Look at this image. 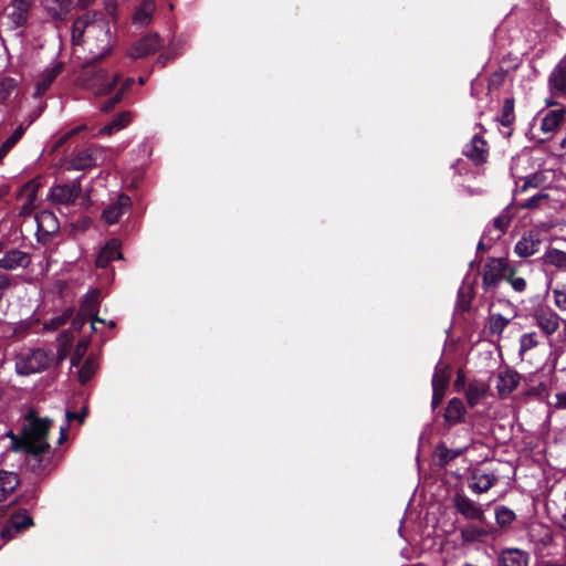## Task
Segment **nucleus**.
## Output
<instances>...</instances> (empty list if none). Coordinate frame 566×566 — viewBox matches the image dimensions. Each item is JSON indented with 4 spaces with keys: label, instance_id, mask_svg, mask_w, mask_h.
Wrapping results in <instances>:
<instances>
[{
    "label": "nucleus",
    "instance_id": "1",
    "mask_svg": "<svg viewBox=\"0 0 566 566\" xmlns=\"http://www.w3.org/2000/svg\"><path fill=\"white\" fill-rule=\"evenodd\" d=\"M23 428V447L28 454V463L33 471H45L51 463L50 444L46 441L52 420L38 418L29 413Z\"/></svg>",
    "mask_w": 566,
    "mask_h": 566
},
{
    "label": "nucleus",
    "instance_id": "2",
    "mask_svg": "<svg viewBox=\"0 0 566 566\" xmlns=\"http://www.w3.org/2000/svg\"><path fill=\"white\" fill-rule=\"evenodd\" d=\"M109 51L111 44L108 49H101V52L87 63V67L82 75L84 84L98 95L109 94L122 78L119 73L109 75L106 70L97 65Z\"/></svg>",
    "mask_w": 566,
    "mask_h": 566
},
{
    "label": "nucleus",
    "instance_id": "3",
    "mask_svg": "<svg viewBox=\"0 0 566 566\" xmlns=\"http://www.w3.org/2000/svg\"><path fill=\"white\" fill-rule=\"evenodd\" d=\"M101 31L103 33L102 45L99 49H108L111 44V28L108 21L101 12H86L78 17L72 25V42L80 45L85 33Z\"/></svg>",
    "mask_w": 566,
    "mask_h": 566
},
{
    "label": "nucleus",
    "instance_id": "4",
    "mask_svg": "<svg viewBox=\"0 0 566 566\" xmlns=\"http://www.w3.org/2000/svg\"><path fill=\"white\" fill-rule=\"evenodd\" d=\"M14 369L18 375L29 376L49 368L52 358L42 348L22 347L14 354Z\"/></svg>",
    "mask_w": 566,
    "mask_h": 566
},
{
    "label": "nucleus",
    "instance_id": "5",
    "mask_svg": "<svg viewBox=\"0 0 566 566\" xmlns=\"http://www.w3.org/2000/svg\"><path fill=\"white\" fill-rule=\"evenodd\" d=\"M33 525L32 516L27 510L15 511L6 525L1 528L0 535L4 542L13 539L18 534L24 532Z\"/></svg>",
    "mask_w": 566,
    "mask_h": 566
},
{
    "label": "nucleus",
    "instance_id": "6",
    "mask_svg": "<svg viewBox=\"0 0 566 566\" xmlns=\"http://www.w3.org/2000/svg\"><path fill=\"white\" fill-rule=\"evenodd\" d=\"M82 191L80 179L73 180L71 184L55 185L50 189V199L54 205L73 203Z\"/></svg>",
    "mask_w": 566,
    "mask_h": 566
},
{
    "label": "nucleus",
    "instance_id": "7",
    "mask_svg": "<svg viewBox=\"0 0 566 566\" xmlns=\"http://www.w3.org/2000/svg\"><path fill=\"white\" fill-rule=\"evenodd\" d=\"M511 268L507 261L502 258L491 259L484 266L483 284L486 289L495 286L502 279H506Z\"/></svg>",
    "mask_w": 566,
    "mask_h": 566
},
{
    "label": "nucleus",
    "instance_id": "8",
    "mask_svg": "<svg viewBox=\"0 0 566 566\" xmlns=\"http://www.w3.org/2000/svg\"><path fill=\"white\" fill-rule=\"evenodd\" d=\"M536 325L546 335H553L560 325L559 315L549 307L539 306L534 311Z\"/></svg>",
    "mask_w": 566,
    "mask_h": 566
},
{
    "label": "nucleus",
    "instance_id": "9",
    "mask_svg": "<svg viewBox=\"0 0 566 566\" xmlns=\"http://www.w3.org/2000/svg\"><path fill=\"white\" fill-rule=\"evenodd\" d=\"M132 208V199L125 195H118L117 199L114 202H111L102 213V219L107 224H115L119 221L122 216L126 213Z\"/></svg>",
    "mask_w": 566,
    "mask_h": 566
},
{
    "label": "nucleus",
    "instance_id": "10",
    "mask_svg": "<svg viewBox=\"0 0 566 566\" xmlns=\"http://www.w3.org/2000/svg\"><path fill=\"white\" fill-rule=\"evenodd\" d=\"M31 263V256L29 253L19 249H3V253L0 255V269L12 271L19 268L27 269Z\"/></svg>",
    "mask_w": 566,
    "mask_h": 566
},
{
    "label": "nucleus",
    "instance_id": "11",
    "mask_svg": "<svg viewBox=\"0 0 566 566\" xmlns=\"http://www.w3.org/2000/svg\"><path fill=\"white\" fill-rule=\"evenodd\" d=\"M101 147L92 145L85 149L77 151L69 163V169L84 170L94 167L97 163Z\"/></svg>",
    "mask_w": 566,
    "mask_h": 566
},
{
    "label": "nucleus",
    "instance_id": "12",
    "mask_svg": "<svg viewBox=\"0 0 566 566\" xmlns=\"http://www.w3.org/2000/svg\"><path fill=\"white\" fill-rule=\"evenodd\" d=\"M163 45V40L156 33L145 35L130 49L129 55L133 59H142L155 53Z\"/></svg>",
    "mask_w": 566,
    "mask_h": 566
},
{
    "label": "nucleus",
    "instance_id": "13",
    "mask_svg": "<svg viewBox=\"0 0 566 566\" xmlns=\"http://www.w3.org/2000/svg\"><path fill=\"white\" fill-rule=\"evenodd\" d=\"M542 239L538 230H531L525 233L515 244L514 251L521 258H528L535 254L541 245Z\"/></svg>",
    "mask_w": 566,
    "mask_h": 566
},
{
    "label": "nucleus",
    "instance_id": "14",
    "mask_svg": "<svg viewBox=\"0 0 566 566\" xmlns=\"http://www.w3.org/2000/svg\"><path fill=\"white\" fill-rule=\"evenodd\" d=\"M454 507L467 520L483 521L484 511L474 501L465 495L457 494L453 500Z\"/></svg>",
    "mask_w": 566,
    "mask_h": 566
},
{
    "label": "nucleus",
    "instance_id": "15",
    "mask_svg": "<svg viewBox=\"0 0 566 566\" xmlns=\"http://www.w3.org/2000/svg\"><path fill=\"white\" fill-rule=\"evenodd\" d=\"M99 295H101V293L98 290H93V291L88 292L85 295L84 300L82 301L80 310H78L80 315L90 317V319L92 321L93 329H95L94 324L96 322L105 324V321L97 316L98 305H99Z\"/></svg>",
    "mask_w": 566,
    "mask_h": 566
},
{
    "label": "nucleus",
    "instance_id": "16",
    "mask_svg": "<svg viewBox=\"0 0 566 566\" xmlns=\"http://www.w3.org/2000/svg\"><path fill=\"white\" fill-rule=\"evenodd\" d=\"M11 12L8 18L14 29L24 27L29 19V12L32 8L31 0H12L10 3Z\"/></svg>",
    "mask_w": 566,
    "mask_h": 566
},
{
    "label": "nucleus",
    "instance_id": "17",
    "mask_svg": "<svg viewBox=\"0 0 566 566\" xmlns=\"http://www.w3.org/2000/svg\"><path fill=\"white\" fill-rule=\"evenodd\" d=\"M464 155L470 158L475 165H481L486 161L488 146L486 142L479 134L474 135L471 142L463 150Z\"/></svg>",
    "mask_w": 566,
    "mask_h": 566
},
{
    "label": "nucleus",
    "instance_id": "18",
    "mask_svg": "<svg viewBox=\"0 0 566 566\" xmlns=\"http://www.w3.org/2000/svg\"><path fill=\"white\" fill-rule=\"evenodd\" d=\"M72 0H41L45 12L55 21H64L71 12Z\"/></svg>",
    "mask_w": 566,
    "mask_h": 566
},
{
    "label": "nucleus",
    "instance_id": "19",
    "mask_svg": "<svg viewBox=\"0 0 566 566\" xmlns=\"http://www.w3.org/2000/svg\"><path fill=\"white\" fill-rule=\"evenodd\" d=\"M63 70L64 63L61 61L55 62L52 66L45 69L36 82L35 95L42 96L50 88L55 78L63 72Z\"/></svg>",
    "mask_w": 566,
    "mask_h": 566
},
{
    "label": "nucleus",
    "instance_id": "20",
    "mask_svg": "<svg viewBox=\"0 0 566 566\" xmlns=\"http://www.w3.org/2000/svg\"><path fill=\"white\" fill-rule=\"evenodd\" d=\"M120 243L113 239L108 241L98 252L95 264L97 268H106L112 261L120 260Z\"/></svg>",
    "mask_w": 566,
    "mask_h": 566
},
{
    "label": "nucleus",
    "instance_id": "21",
    "mask_svg": "<svg viewBox=\"0 0 566 566\" xmlns=\"http://www.w3.org/2000/svg\"><path fill=\"white\" fill-rule=\"evenodd\" d=\"M528 553L518 548H505L499 555L500 566H528Z\"/></svg>",
    "mask_w": 566,
    "mask_h": 566
},
{
    "label": "nucleus",
    "instance_id": "22",
    "mask_svg": "<svg viewBox=\"0 0 566 566\" xmlns=\"http://www.w3.org/2000/svg\"><path fill=\"white\" fill-rule=\"evenodd\" d=\"M518 382V374L514 370L506 369L497 374L495 387L500 396H507L517 387Z\"/></svg>",
    "mask_w": 566,
    "mask_h": 566
},
{
    "label": "nucleus",
    "instance_id": "23",
    "mask_svg": "<svg viewBox=\"0 0 566 566\" xmlns=\"http://www.w3.org/2000/svg\"><path fill=\"white\" fill-rule=\"evenodd\" d=\"M548 84L553 93L566 95V60H562L552 71Z\"/></svg>",
    "mask_w": 566,
    "mask_h": 566
},
{
    "label": "nucleus",
    "instance_id": "24",
    "mask_svg": "<svg viewBox=\"0 0 566 566\" xmlns=\"http://www.w3.org/2000/svg\"><path fill=\"white\" fill-rule=\"evenodd\" d=\"M497 481L495 474L476 470L471 476L470 488L475 493L488 492Z\"/></svg>",
    "mask_w": 566,
    "mask_h": 566
},
{
    "label": "nucleus",
    "instance_id": "25",
    "mask_svg": "<svg viewBox=\"0 0 566 566\" xmlns=\"http://www.w3.org/2000/svg\"><path fill=\"white\" fill-rule=\"evenodd\" d=\"M38 233L52 235L59 230L56 217L50 211H42L35 217Z\"/></svg>",
    "mask_w": 566,
    "mask_h": 566
},
{
    "label": "nucleus",
    "instance_id": "26",
    "mask_svg": "<svg viewBox=\"0 0 566 566\" xmlns=\"http://www.w3.org/2000/svg\"><path fill=\"white\" fill-rule=\"evenodd\" d=\"M39 186L40 185L35 180H31L22 187L21 195L25 197V201L21 208V214L27 216L33 211Z\"/></svg>",
    "mask_w": 566,
    "mask_h": 566
},
{
    "label": "nucleus",
    "instance_id": "27",
    "mask_svg": "<svg viewBox=\"0 0 566 566\" xmlns=\"http://www.w3.org/2000/svg\"><path fill=\"white\" fill-rule=\"evenodd\" d=\"M132 120V115L129 112H122L114 116V118L104 125L99 130L98 135H112L116 132L122 130L125 128Z\"/></svg>",
    "mask_w": 566,
    "mask_h": 566
},
{
    "label": "nucleus",
    "instance_id": "28",
    "mask_svg": "<svg viewBox=\"0 0 566 566\" xmlns=\"http://www.w3.org/2000/svg\"><path fill=\"white\" fill-rule=\"evenodd\" d=\"M18 474L0 471V502L4 501L19 485Z\"/></svg>",
    "mask_w": 566,
    "mask_h": 566
},
{
    "label": "nucleus",
    "instance_id": "29",
    "mask_svg": "<svg viewBox=\"0 0 566 566\" xmlns=\"http://www.w3.org/2000/svg\"><path fill=\"white\" fill-rule=\"evenodd\" d=\"M464 413L465 408L463 402L458 398H453L448 403L444 418L448 423L455 424L463 420Z\"/></svg>",
    "mask_w": 566,
    "mask_h": 566
},
{
    "label": "nucleus",
    "instance_id": "30",
    "mask_svg": "<svg viewBox=\"0 0 566 566\" xmlns=\"http://www.w3.org/2000/svg\"><path fill=\"white\" fill-rule=\"evenodd\" d=\"M488 387L481 381H472L465 390V397L470 407H475L485 397Z\"/></svg>",
    "mask_w": 566,
    "mask_h": 566
},
{
    "label": "nucleus",
    "instance_id": "31",
    "mask_svg": "<svg viewBox=\"0 0 566 566\" xmlns=\"http://www.w3.org/2000/svg\"><path fill=\"white\" fill-rule=\"evenodd\" d=\"M564 116V109L549 111L542 119L541 129L546 134L553 133L563 123Z\"/></svg>",
    "mask_w": 566,
    "mask_h": 566
},
{
    "label": "nucleus",
    "instance_id": "32",
    "mask_svg": "<svg viewBox=\"0 0 566 566\" xmlns=\"http://www.w3.org/2000/svg\"><path fill=\"white\" fill-rule=\"evenodd\" d=\"M155 9L156 4L154 0L143 1L134 13V22L142 25L148 24L151 20Z\"/></svg>",
    "mask_w": 566,
    "mask_h": 566
},
{
    "label": "nucleus",
    "instance_id": "33",
    "mask_svg": "<svg viewBox=\"0 0 566 566\" xmlns=\"http://www.w3.org/2000/svg\"><path fill=\"white\" fill-rule=\"evenodd\" d=\"M450 378V370L448 366H444L441 361L436 366V370L432 377V389H439L446 391Z\"/></svg>",
    "mask_w": 566,
    "mask_h": 566
},
{
    "label": "nucleus",
    "instance_id": "34",
    "mask_svg": "<svg viewBox=\"0 0 566 566\" xmlns=\"http://www.w3.org/2000/svg\"><path fill=\"white\" fill-rule=\"evenodd\" d=\"M489 532L475 525H468L461 530V538L463 543L483 542Z\"/></svg>",
    "mask_w": 566,
    "mask_h": 566
},
{
    "label": "nucleus",
    "instance_id": "35",
    "mask_svg": "<svg viewBox=\"0 0 566 566\" xmlns=\"http://www.w3.org/2000/svg\"><path fill=\"white\" fill-rule=\"evenodd\" d=\"M98 368V364L96 361L95 356L90 355L83 365L81 366L78 370V381L82 385H85L87 381H90L93 376L95 375L96 370Z\"/></svg>",
    "mask_w": 566,
    "mask_h": 566
},
{
    "label": "nucleus",
    "instance_id": "36",
    "mask_svg": "<svg viewBox=\"0 0 566 566\" xmlns=\"http://www.w3.org/2000/svg\"><path fill=\"white\" fill-rule=\"evenodd\" d=\"M543 261L545 264L564 270L566 269V252L558 249H548L543 256Z\"/></svg>",
    "mask_w": 566,
    "mask_h": 566
},
{
    "label": "nucleus",
    "instance_id": "37",
    "mask_svg": "<svg viewBox=\"0 0 566 566\" xmlns=\"http://www.w3.org/2000/svg\"><path fill=\"white\" fill-rule=\"evenodd\" d=\"M515 518L516 515L511 509L504 505L497 506L495 509V520L501 527L510 526L515 521Z\"/></svg>",
    "mask_w": 566,
    "mask_h": 566
},
{
    "label": "nucleus",
    "instance_id": "38",
    "mask_svg": "<svg viewBox=\"0 0 566 566\" xmlns=\"http://www.w3.org/2000/svg\"><path fill=\"white\" fill-rule=\"evenodd\" d=\"M511 222V217L507 212H502L493 220V229H490V232L494 231V239H500L502 234L505 232L506 228Z\"/></svg>",
    "mask_w": 566,
    "mask_h": 566
},
{
    "label": "nucleus",
    "instance_id": "39",
    "mask_svg": "<svg viewBox=\"0 0 566 566\" xmlns=\"http://www.w3.org/2000/svg\"><path fill=\"white\" fill-rule=\"evenodd\" d=\"M553 302L560 312H566V284H557L552 289Z\"/></svg>",
    "mask_w": 566,
    "mask_h": 566
},
{
    "label": "nucleus",
    "instance_id": "40",
    "mask_svg": "<svg viewBox=\"0 0 566 566\" xmlns=\"http://www.w3.org/2000/svg\"><path fill=\"white\" fill-rule=\"evenodd\" d=\"M87 348H88L87 339H81L77 342V344L75 345L72 358H71L72 366H78L81 364Z\"/></svg>",
    "mask_w": 566,
    "mask_h": 566
},
{
    "label": "nucleus",
    "instance_id": "41",
    "mask_svg": "<svg viewBox=\"0 0 566 566\" xmlns=\"http://www.w3.org/2000/svg\"><path fill=\"white\" fill-rule=\"evenodd\" d=\"M509 319L501 314H494L490 317V332L492 334H501L507 326Z\"/></svg>",
    "mask_w": 566,
    "mask_h": 566
},
{
    "label": "nucleus",
    "instance_id": "42",
    "mask_svg": "<svg viewBox=\"0 0 566 566\" xmlns=\"http://www.w3.org/2000/svg\"><path fill=\"white\" fill-rule=\"evenodd\" d=\"M514 120V108H513V102L510 99H506L503 104L502 108V116H501V123L504 126H510Z\"/></svg>",
    "mask_w": 566,
    "mask_h": 566
},
{
    "label": "nucleus",
    "instance_id": "43",
    "mask_svg": "<svg viewBox=\"0 0 566 566\" xmlns=\"http://www.w3.org/2000/svg\"><path fill=\"white\" fill-rule=\"evenodd\" d=\"M537 345V338L534 333L523 334L520 339L521 353L527 352Z\"/></svg>",
    "mask_w": 566,
    "mask_h": 566
},
{
    "label": "nucleus",
    "instance_id": "44",
    "mask_svg": "<svg viewBox=\"0 0 566 566\" xmlns=\"http://www.w3.org/2000/svg\"><path fill=\"white\" fill-rule=\"evenodd\" d=\"M506 281L516 292H523L526 289V281L523 277L516 276L513 269L510 270Z\"/></svg>",
    "mask_w": 566,
    "mask_h": 566
},
{
    "label": "nucleus",
    "instance_id": "45",
    "mask_svg": "<svg viewBox=\"0 0 566 566\" xmlns=\"http://www.w3.org/2000/svg\"><path fill=\"white\" fill-rule=\"evenodd\" d=\"M547 197L548 196L546 192L538 191L535 195H533L532 197H530L526 201L522 202L521 207L528 208V209L537 208L539 206L541 201L547 199Z\"/></svg>",
    "mask_w": 566,
    "mask_h": 566
},
{
    "label": "nucleus",
    "instance_id": "46",
    "mask_svg": "<svg viewBox=\"0 0 566 566\" xmlns=\"http://www.w3.org/2000/svg\"><path fill=\"white\" fill-rule=\"evenodd\" d=\"M73 314H74V308L73 307H69L61 315L53 317L52 321H51V324L55 328H57L60 326H63L64 324H66L72 318Z\"/></svg>",
    "mask_w": 566,
    "mask_h": 566
},
{
    "label": "nucleus",
    "instance_id": "47",
    "mask_svg": "<svg viewBox=\"0 0 566 566\" xmlns=\"http://www.w3.org/2000/svg\"><path fill=\"white\" fill-rule=\"evenodd\" d=\"M122 93H116L113 97L108 98L101 105V111L104 113H109L114 109V107L122 101Z\"/></svg>",
    "mask_w": 566,
    "mask_h": 566
},
{
    "label": "nucleus",
    "instance_id": "48",
    "mask_svg": "<svg viewBox=\"0 0 566 566\" xmlns=\"http://www.w3.org/2000/svg\"><path fill=\"white\" fill-rule=\"evenodd\" d=\"M11 284V277L7 274L0 273V301L3 298L7 291L10 289Z\"/></svg>",
    "mask_w": 566,
    "mask_h": 566
},
{
    "label": "nucleus",
    "instance_id": "49",
    "mask_svg": "<svg viewBox=\"0 0 566 566\" xmlns=\"http://www.w3.org/2000/svg\"><path fill=\"white\" fill-rule=\"evenodd\" d=\"M87 415V407H83L81 412H74V411H66V419L67 421L72 420H78L81 423L84 421L85 417Z\"/></svg>",
    "mask_w": 566,
    "mask_h": 566
},
{
    "label": "nucleus",
    "instance_id": "50",
    "mask_svg": "<svg viewBox=\"0 0 566 566\" xmlns=\"http://www.w3.org/2000/svg\"><path fill=\"white\" fill-rule=\"evenodd\" d=\"M444 392L446 391H443V390L433 389V394H432V407L433 408H437L441 403V401L444 397Z\"/></svg>",
    "mask_w": 566,
    "mask_h": 566
},
{
    "label": "nucleus",
    "instance_id": "51",
    "mask_svg": "<svg viewBox=\"0 0 566 566\" xmlns=\"http://www.w3.org/2000/svg\"><path fill=\"white\" fill-rule=\"evenodd\" d=\"M174 59H175V54L163 53L158 56L157 63L160 64L161 67H165Z\"/></svg>",
    "mask_w": 566,
    "mask_h": 566
},
{
    "label": "nucleus",
    "instance_id": "52",
    "mask_svg": "<svg viewBox=\"0 0 566 566\" xmlns=\"http://www.w3.org/2000/svg\"><path fill=\"white\" fill-rule=\"evenodd\" d=\"M537 186H538V176L535 175L531 178L525 179L521 190L525 191L530 187L536 188Z\"/></svg>",
    "mask_w": 566,
    "mask_h": 566
},
{
    "label": "nucleus",
    "instance_id": "53",
    "mask_svg": "<svg viewBox=\"0 0 566 566\" xmlns=\"http://www.w3.org/2000/svg\"><path fill=\"white\" fill-rule=\"evenodd\" d=\"M133 84H134V78H132V77H127V78L124 81L123 85L120 86V88H119V91H118L117 93H122V95H123L127 90H129V88H130V86H132Z\"/></svg>",
    "mask_w": 566,
    "mask_h": 566
},
{
    "label": "nucleus",
    "instance_id": "54",
    "mask_svg": "<svg viewBox=\"0 0 566 566\" xmlns=\"http://www.w3.org/2000/svg\"><path fill=\"white\" fill-rule=\"evenodd\" d=\"M87 317H85L84 315H80V312L77 313V316L75 317V319L73 321V326L74 328L78 329L82 327V325L84 324V321L86 319Z\"/></svg>",
    "mask_w": 566,
    "mask_h": 566
},
{
    "label": "nucleus",
    "instance_id": "55",
    "mask_svg": "<svg viewBox=\"0 0 566 566\" xmlns=\"http://www.w3.org/2000/svg\"><path fill=\"white\" fill-rule=\"evenodd\" d=\"M66 430H67V427H61V429H60V438H59L60 444H62L66 439Z\"/></svg>",
    "mask_w": 566,
    "mask_h": 566
},
{
    "label": "nucleus",
    "instance_id": "56",
    "mask_svg": "<svg viewBox=\"0 0 566 566\" xmlns=\"http://www.w3.org/2000/svg\"><path fill=\"white\" fill-rule=\"evenodd\" d=\"M558 405L566 408V392L557 396Z\"/></svg>",
    "mask_w": 566,
    "mask_h": 566
},
{
    "label": "nucleus",
    "instance_id": "57",
    "mask_svg": "<svg viewBox=\"0 0 566 566\" xmlns=\"http://www.w3.org/2000/svg\"><path fill=\"white\" fill-rule=\"evenodd\" d=\"M88 36H95L97 41L102 42L103 33L101 31H95L93 33H88ZM103 43H101L102 45Z\"/></svg>",
    "mask_w": 566,
    "mask_h": 566
},
{
    "label": "nucleus",
    "instance_id": "58",
    "mask_svg": "<svg viewBox=\"0 0 566 566\" xmlns=\"http://www.w3.org/2000/svg\"><path fill=\"white\" fill-rule=\"evenodd\" d=\"M115 9H116V3L109 2V3L106 4V10H107L108 13L112 14L113 11H115Z\"/></svg>",
    "mask_w": 566,
    "mask_h": 566
},
{
    "label": "nucleus",
    "instance_id": "59",
    "mask_svg": "<svg viewBox=\"0 0 566 566\" xmlns=\"http://www.w3.org/2000/svg\"><path fill=\"white\" fill-rule=\"evenodd\" d=\"M7 193H8V188H7V187H4V186L0 187V200H1L4 196H7Z\"/></svg>",
    "mask_w": 566,
    "mask_h": 566
},
{
    "label": "nucleus",
    "instance_id": "60",
    "mask_svg": "<svg viewBox=\"0 0 566 566\" xmlns=\"http://www.w3.org/2000/svg\"><path fill=\"white\" fill-rule=\"evenodd\" d=\"M560 147L566 149V137L560 142Z\"/></svg>",
    "mask_w": 566,
    "mask_h": 566
},
{
    "label": "nucleus",
    "instance_id": "61",
    "mask_svg": "<svg viewBox=\"0 0 566 566\" xmlns=\"http://www.w3.org/2000/svg\"><path fill=\"white\" fill-rule=\"evenodd\" d=\"M4 248H6V244L0 242V255L3 253Z\"/></svg>",
    "mask_w": 566,
    "mask_h": 566
},
{
    "label": "nucleus",
    "instance_id": "62",
    "mask_svg": "<svg viewBox=\"0 0 566 566\" xmlns=\"http://www.w3.org/2000/svg\"><path fill=\"white\" fill-rule=\"evenodd\" d=\"M108 326H109L111 328L115 327V322H114V321H109V322H108Z\"/></svg>",
    "mask_w": 566,
    "mask_h": 566
},
{
    "label": "nucleus",
    "instance_id": "63",
    "mask_svg": "<svg viewBox=\"0 0 566 566\" xmlns=\"http://www.w3.org/2000/svg\"><path fill=\"white\" fill-rule=\"evenodd\" d=\"M91 1H92V0H80V2H81V3H83V4H85V6H86V4H88Z\"/></svg>",
    "mask_w": 566,
    "mask_h": 566
},
{
    "label": "nucleus",
    "instance_id": "64",
    "mask_svg": "<svg viewBox=\"0 0 566 566\" xmlns=\"http://www.w3.org/2000/svg\"><path fill=\"white\" fill-rule=\"evenodd\" d=\"M144 83H145L144 77H139V84H140V85H144Z\"/></svg>",
    "mask_w": 566,
    "mask_h": 566
}]
</instances>
